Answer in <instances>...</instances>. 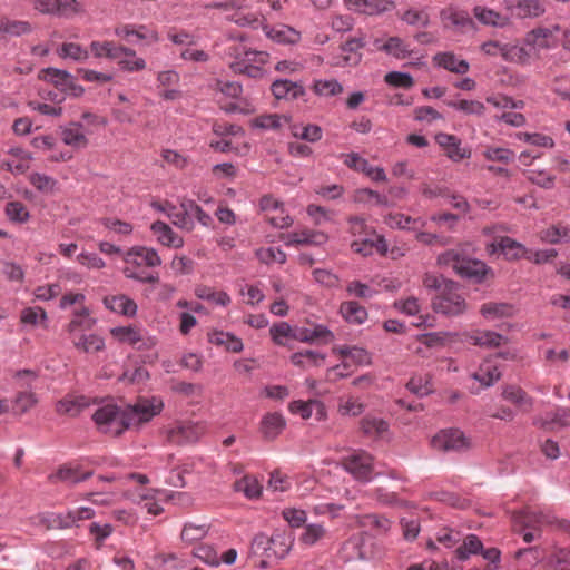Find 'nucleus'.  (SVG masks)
I'll use <instances>...</instances> for the list:
<instances>
[{"label": "nucleus", "instance_id": "0e129e2a", "mask_svg": "<svg viewBox=\"0 0 570 570\" xmlns=\"http://www.w3.org/2000/svg\"><path fill=\"white\" fill-rule=\"evenodd\" d=\"M385 82L389 86L396 88L410 89L414 85L413 77L407 72L391 71L384 77Z\"/></svg>", "mask_w": 570, "mask_h": 570}, {"label": "nucleus", "instance_id": "20e7f679", "mask_svg": "<svg viewBox=\"0 0 570 570\" xmlns=\"http://www.w3.org/2000/svg\"><path fill=\"white\" fill-rule=\"evenodd\" d=\"M293 543V535L285 532H277L271 537L258 533L252 541L250 550L266 560L283 559L289 553Z\"/></svg>", "mask_w": 570, "mask_h": 570}, {"label": "nucleus", "instance_id": "69168bd1", "mask_svg": "<svg viewBox=\"0 0 570 570\" xmlns=\"http://www.w3.org/2000/svg\"><path fill=\"white\" fill-rule=\"evenodd\" d=\"M30 184L41 193H52L56 188L57 181L55 178L40 174L33 173L30 175Z\"/></svg>", "mask_w": 570, "mask_h": 570}, {"label": "nucleus", "instance_id": "f3484780", "mask_svg": "<svg viewBox=\"0 0 570 570\" xmlns=\"http://www.w3.org/2000/svg\"><path fill=\"white\" fill-rule=\"evenodd\" d=\"M561 30L559 24L549 28L539 27L529 31L525 36V43L537 49H550L556 47V35Z\"/></svg>", "mask_w": 570, "mask_h": 570}, {"label": "nucleus", "instance_id": "f704fd0d", "mask_svg": "<svg viewBox=\"0 0 570 570\" xmlns=\"http://www.w3.org/2000/svg\"><path fill=\"white\" fill-rule=\"evenodd\" d=\"M122 50L118 58H114L121 70L134 72L146 68L145 59L137 57L132 49L122 46Z\"/></svg>", "mask_w": 570, "mask_h": 570}, {"label": "nucleus", "instance_id": "9d476101", "mask_svg": "<svg viewBox=\"0 0 570 570\" xmlns=\"http://www.w3.org/2000/svg\"><path fill=\"white\" fill-rule=\"evenodd\" d=\"M514 530L523 532L525 529L538 531L542 525L552 524L554 517L542 511H532L529 508L514 512L512 515Z\"/></svg>", "mask_w": 570, "mask_h": 570}, {"label": "nucleus", "instance_id": "9b49d317", "mask_svg": "<svg viewBox=\"0 0 570 570\" xmlns=\"http://www.w3.org/2000/svg\"><path fill=\"white\" fill-rule=\"evenodd\" d=\"M440 19L444 29H451L456 32L463 33L475 28V23L469 12L453 6L443 8L440 11Z\"/></svg>", "mask_w": 570, "mask_h": 570}, {"label": "nucleus", "instance_id": "f8f14e48", "mask_svg": "<svg viewBox=\"0 0 570 570\" xmlns=\"http://www.w3.org/2000/svg\"><path fill=\"white\" fill-rule=\"evenodd\" d=\"M161 407L163 402L156 399L140 400L134 405L126 406V414L129 416V428L150 421L161 411Z\"/></svg>", "mask_w": 570, "mask_h": 570}, {"label": "nucleus", "instance_id": "1a4fd4ad", "mask_svg": "<svg viewBox=\"0 0 570 570\" xmlns=\"http://www.w3.org/2000/svg\"><path fill=\"white\" fill-rule=\"evenodd\" d=\"M111 334L120 343L128 344L137 350H149L156 345V340L147 336L146 333L137 326L114 327L111 328Z\"/></svg>", "mask_w": 570, "mask_h": 570}, {"label": "nucleus", "instance_id": "4d7b16f0", "mask_svg": "<svg viewBox=\"0 0 570 570\" xmlns=\"http://www.w3.org/2000/svg\"><path fill=\"white\" fill-rule=\"evenodd\" d=\"M313 90L318 96L333 97L343 92V86L336 79H320L314 81Z\"/></svg>", "mask_w": 570, "mask_h": 570}, {"label": "nucleus", "instance_id": "37998d69", "mask_svg": "<svg viewBox=\"0 0 570 570\" xmlns=\"http://www.w3.org/2000/svg\"><path fill=\"white\" fill-rule=\"evenodd\" d=\"M483 543L475 534H469L464 538L462 544L454 551L455 557L460 561L468 560L472 554H478L482 551Z\"/></svg>", "mask_w": 570, "mask_h": 570}, {"label": "nucleus", "instance_id": "4be33fe9", "mask_svg": "<svg viewBox=\"0 0 570 570\" xmlns=\"http://www.w3.org/2000/svg\"><path fill=\"white\" fill-rule=\"evenodd\" d=\"M150 230L156 236L157 242L163 246L171 248H180L184 246L183 237L175 233L168 224L161 220L154 222L150 226Z\"/></svg>", "mask_w": 570, "mask_h": 570}, {"label": "nucleus", "instance_id": "864d4df0", "mask_svg": "<svg viewBox=\"0 0 570 570\" xmlns=\"http://www.w3.org/2000/svg\"><path fill=\"white\" fill-rule=\"evenodd\" d=\"M406 389L421 397L429 395L433 391L431 376L429 374L414 375L406 383Z\"/></svg>", "mask_w": 570, "mask_h": 570}, {"label": "nucleus", "instance_id": "bf43d9fd", "mask_svg": "<svg viewBox=\"0 0 570 570\" xmlns=\"http://www.w3.org/2000/svg\"><path fill=\"white\" fill-rule=\"evenodd\" d=\"M448 106L466 115L483 116L485 112L484 104L479 100L462 99L459 101H449Z\"/></svg>", "mask_w": 570, "mask_h": 570}, {"label": "nucleus", "instance_id": "4c0bfd02", "mask_svg": "<svg viewBox=\"0 0 570 570\" xmlns=\"http://www.w3.org/2000/svg\"><path fill=\"white\" fill-rule=\"evenodd\" d=\"M266 36L278 43L285 45H294L301 39L298 31L285 24H279L266 30Z\"/></svg>", "mask_w": 570, "mask_h": 570}, {"label": "nucleus", "instance_id": "774afa93", "mask_svg": "<svg viewBox=\"0 0 570 570\" xmlns=\"http://www.w3.org/2000/svg\"><path fill=\"white\" fill-rule=\"evenodd\" d=\"M8 218L16 223H24L29 219L27 207L20 202H10L6 206Z\"/></svg>", "mask_w": 570, "mask_h": 570}, {"label": "nucleus", "instance_id": "5fc2aeb1", "mask_svg": "<svg viewBox=\"0 0 570 570\" xmlns=\"http://www.w3.org/2000/svg\"><path fill=\"white\" fill-rule=\"evenodd\" d=\"M541 240L548 244H558L569 240V228L563 224H557L541 232Z\"/></svg>", "mask_w": 570, "mask_h": 570}, {"label": "nucleus", "instance_id": "49530a36", "mask_svg": "<svg viewBox=\"0 0 570 570\" xmlns=\"http://www.w3.org/2000/svg\"><path fill=\"white\" fill-rule=\"evenodd\" d=\"M379 50L384 51L396 59H405L410 57L412 52L409 46L399 37L389 38L379 47Z\"/></svg>", "mask_w": 570, "mask_h": 570}, {"label": "nucleus", "instance_id": "09e8293b", "mask_svg": "<svg viewBox=\"0 0 570 570\" xmlns=\"http://www.w3.org/2000/svg\"><path fill=\"white\" fill-rule=\"evenodd\" d=\"M77 350L83 353H95L104 350L105 341L101 336L96 334L81 335L79 338L72 340Z\"/></svg>", "mask_w": 570, "mask_h": 570}, {"label": "nucleus", "instance_id": "338daca9", "mask_svg": "<svg viewBox=\"0 0 570 570\" xmlns=\"http://www.w3.org/2000/svg\"><path fill=\"white\" fill-rule=\"evenodd\" d=\"M194 556L212 567H217L220 564V558L217 551L210 546L202 544L196 547L194 550Z\"/></svg>", "mask_w": 570, "mask_h": 570}, {"label": "nucleus", "instance_id": "3c124183", "mask_svg": "<svg viewBox=\"0 0 570 570\" xmlns=\"http://www.w3.org/2000/svg\"><path fill=\"white\" fill-rule=\"evenodd\" d=\"M90 50L96 58L106 57L111 60L118 58V55L124 51L122 46H117L112 41H92L90 43Z\"/></svg>", "mask_w": 570, "mask_h": 570}, {"label": "nucleus", "instance_id": "bb28decb", "mask_svg": "<svg viewBox=\"0 0 570 570\" xmlns=\"http://www.w3.org/2000/svg\"><path fill=\"white\" fill-rule=\"evenodd\" d=\"M471 377L479 382L482 387H490L501 379L499 367L490 360H485L479 368L471 374Z\"/></svg>", "mask_w": 570, "mask_h": 570}, {"label": "nucleus", "instance_id": "a211bd4d", "mask_svg": "<svg viewBox=\"0 0 570 570\" xmlns=\"http://www.w3.org/2000/svg\"><path fill=\"white\" fill-rule=\"evenodd\" d=\"M35 8L43 13H57L59 16H71L79 11L76 0H32Z\"/></svg>", "mask_w": 570, "mask_h": 570}, {"label": "nucleus", "instance_id": "6ab92c4d", "mask_svg": "<svg viewBox=\"0 0 570 570\" xmlns=\"http://www.w3.org/2000/svg\"><path fill=\"white\" fill-rule=\"evenodd\" d=\"M338 557L344 562L367 559L365 539L363 535H352L341 547Z\"/></svg>", "mask_w": 570, "mask_h": 570}, {"label": "nucleus", "instance_id": "c85d7f7f", "mask_svg": "<svg viewBox=\"0 0 570 570\" xmlns=\"http://www.w3.org/2000/svg\"><path fill=\"white\" fill-rule=\"evenodd\" d=\"M286 422L279 413H267L261 421V433L266 440L276 439L284 430Z\"/></svg>", "mask_w": 570, "mask_h": 570}, {"label": "nucleus", "instance_id": "680f3d73", "mask_svg": "<svg viewBox=\"0 0 570 570\" xmlns=\"http://www.w3.org/2000/svg\"><path fill=\"white\" fill-rule=\"evenodd\" d=\"M166 216L176 227L180 229L191 232L195 227L194 220L190 217L185 216L181 213V209L175 205H168V212H166Z\"/></svg>", "mask_w": 570, "mask_h": 570}, {"label": "nucleus", "instance_id": "79ce46f5", "mask_svg": "<svg viewBox=\"0 0 570 570\" xmlns=\"http://www.w3.org/2000/svg\"><path fill=\"white\" fill-rule=\"evenodd\" d=\"M360 425L364 435L371 438H383L389 430L387 422L375 416H364Z\"/></svg>", "mask_w": 570, "mask_h": 570}, {"label": "nucleus", "instance_id": "c756f323", "mask_svg": "<svg viewBox=\"0 0 570 570\" xmlns=\"http://www.w3.org/2000/svg\"><path fill=\"white\" fill-rule=\"evenodd\" d=\"M293 414H298L302 419L307 420L313 415V411H316L317 420H322L325 416V407L322 402L312 400L308 402L293 401L288 406Z\"/></svg>", "mask_w": 570, "mask_h": 570}, {"label": "nucleus", "instance_id": "72a5a7b5", "mask_svg": "<svg viewBox=\"0 0 570 570\" xmlns=\"http://www.w3.org/2000/svg\"><path fill=\"white\" fill-rule=\"evenodd\" d=\"M89 404V400L83 395L67 396L57 403V412L69 416H77Z\"/></svg>", "mask_w": 570, "mask_h": 570}, {"label": "nucleus", "instance_id": "2eb2a0df", "mask_svg": "<svg viewBox=\"0 0 570 570\" xmlns=\"http://www.w3.org/2000/svg\"><path fill=\"white\" fill-rule=\"evenodd\" d=\"M507 9L514 18H538L546 12L543 0H507Z\"/></svg>", "mask_w": 570, "mask_h": 570}, {"label": "nucleus", "instance_id": "052dcab7", "mask_svg": "<svg viewBox=\"0 0 570 570\" xmlns=\"http://www.w3.org/2000/svg\"><path fill=\"white\" fill-rule=\"evenodd\" d=\"M95 515V511L89 507H80L69 510L62 518L61 524L65 528L75 525L80 520H89Z\"/></svg>", "mask_w": 570, "mask_h": 570}, {"label": "nucleus", "instance_id": "c03bdc74", "mask_svg": "<svg viewBox=\"0 0 570 570\" xmlns=\"http://www.w3.org/2000/svg\"><path fill=\"white\" fill-rule=\"evenodd\" d=\"M195 295L203 301H208L215 305L227 306L230 303V296L224 292H216L206 285H198L195 288Z\"/></svg>", "mask_w": 570, "mask_h": 570}, {"label": "nucleus", "instance_id": "0eeeda50", "mask_svg": "<svg viewBox=\"0 0 570 570\" xmlns=\"http://www.w3.org/2000/svg\"><path fill=\"white\" fill-rule=\"evenodd\" d=\"M343 466L346 472L360 482H370L373 479L374 459L365 451H354L343 459Z\"/></svg>", "mask_w": 570, "mask_h": 570}, {"label": "nucleus", "instance_id": "8fccbe9b", "mask_svg": "<svg viewBox=\"0 0 570 570\" xmlns=\"http://www.w3.org/2000/svg\"><path fill=\"white\" fill-rule=\"evenodd\" d=\"M209 531V525L207 523H194L187 522L184 524L181 530V540L187 543H194L204 539Z\"/></svg>", "mask_w": 570, "mask_h": 570}, {"label": "nucleus", "instance_id": "6e6552de", "mask_svg": "<svg viewBox=\"0 0 570 570\" xmlns=\"http://www.w3.org/2000/svg\"><path fill=\"white\" fill-rule=\"evenodd\" d=\"M432 446L443 452H460L470 448V442L459 429H445L436 433L431 440Z\"/></svg>", "mask_w": 570, "mask_h": 570}, {"label": "nucleus", "instance_id": "f257e3e1", "mask_svg": "<svg viewBox=\"0 0 570 570\" xmlns=\"http://www.w3.org/2000/svg\"><path fill=\"white\" fill-rule=\"evenodd\" d=\"M436 262L440 266L450 267L460 277L475 284L482 283L487 274L491 271L485 263L469 257L463 245H459L440 254Z\"/></svg>", "mask_w": 570, "mask_h": 570}, {"label": "nucleus", "instance_id": "de8ad7c7", "mask_svg": "<svg viewBox=\"0 0 570 570\" xmlns=\"http://www.w3.org/2000/svg\"><path fill=\"white\" fill-rule=\"evenodd\" d=\"M502 396L504 400L524 407V410H531L533 406L532 397H530L521 387L515 385L504 387Z\"/></svg>", "mask_w": 570, "mask_h": 570}, {"label": "nucleus", "instance_id": "ddd939ff", "mask_svg": "<svg viewBox=\"0 0 570 570\" xmlns=\"http://www.w3.org/2000/svg\"><path fill=\"white\" fill-rule=\"evenodd\" d=\"M272 340L277 345H288V340L308 343V327L292 326L287 322H279L269 328Z\"/></svg>", "mask_w": 570, "mask_h": 570}, {"label": "nucleus", "instance_id": "aec40b11", "mask_svg": "<svg viewBox=\"0 0 570 570\" xmlns=\"http://www.w3.org/2000/svg\"><path fill=\"white\" fill-rule=\"evenodd\" d=\"M271 90L277 100H296L304 97L306 94L302 83L288 79L275 80L271 86Z\"/></svg>", "mask_w": 570, "mask_h": 570}, {"label": "nucleus", "instance_id": "b1692460", "mask_svg": "<svg viewBox=\"0 0 570 570\" xmlns=\"http://www.w3.org/2000/svg\"><path fill=\"white\" fill-rule=\"evenodd\" d=\"M104 305L106 306V308L112 311L114 313L127 317L136 316L138 309V306L135 303V301L124 294L106 296L104 298Z\"/></svg>", "mask_w": 570, "mask_h": 570}, {"label": "nucleus", "instance_id": "4468645a", "mask_svg": "<svg viewBox=\"0 0 570 570\" xmlns=\"http://www.w3.org/2000/svg\"><path fill=\"white\" fill-rule=\"evenodd\" d=\"M485 249L490 255L500 252L508 261L527 258V254H529L524 245L508 236H502L498 240L488 244Z\"/></svg>", "mask_w": 570, "mask_h": 570}, {"label": "nucleus", "instance_id": "393cba45", "mask_svg": "<svg viewBox=\"0 0 570 570\" xmlns=\"http://www.w3.org/2000/svg\"><path fill=\"white\" fill-rule=\"evenodd\" d=\"M480 314L489 322L509 318L515 314V307L505 302H488L481 305Z\"/></svg>", "mask_w": 570, "mask_h": 570}, {"label": "nucleus", "instance_id": "423d86ee", "mask_svg": "<svg viewBox=\"0 0 570 570\" xmlns=\"http://www.w3.org/2000/svg\"><path fill=\"white\" fill-rule=\"evenodd\" d=\"M432 307L436 313L453 317L466 311V302L454 282H449L441 293L433 298Z\"/></svg>", "mask_w": 570, "mask_h": 570}, {"label": "nucleus", "instance_id": "2f4dec72", "mask_svg": "<svg viewBox=\"0 0 570 570\" xmlns=\"http://www.w3.org/2000/svg\"><path fill=\"white\" fill-rule=\"evenodd\" d=\"M72 77L73 76L68 71L53 67L42 69L39 75L40 79L52 83L58 90H60L63 94L70 85Z\"/></svg>", "mask_w": 570, "mask_h": 570}, {"label": "nucleus", "instance_id": "5701e85b", "mask_svg": "<svg viewBox=\"0 0 570 570\" xmlns=\"http://www.w3.org/2000/svg\"><path fill=\"white\" fill-rule=\"evenodd\" d=\"M61 139L65 145L75 149H83L89 144L85 127L81 122H71L62 127Z\"/></svg>", "mask_w": 570, "mask_h": 570}, {"label": "nucleus", "instance_id": "412c9836", "mask_svg": "<svg viewBox=\"0 0 570 570\" xmlns=\"http://www.w3.org/2000/svg\"><path fill=\"white\" fill-rule=\"evenodd\" d=\"M207 8L220 9L223 11H234L233 14L227 16V19L234 21L240 27H255L258 24V18L253 14H244L239 12L240 6L237 1L213 2Z\"/></svg>", "mask_w": 570, "mask_h": 570}, {"label": "nucleus", "instance_id": "f03ea898", "mask_svg": "<svg viewBox=\"0 0 570 570\" xmlns=\"http://www.w3.org/2000/svg\"><path fill=\"white\" fill-rule=\"evenodd\" d=\"M125 262L128 264L124 268V275L127 278L144 284H156L159 282L158 273L141 269L142 267H157L161 264V258L156 249L135 246L126 253Z\"/></svg>", "mask_w": 570, "mask_h": 570}, {"label": "nucleus", "instance_id": "a878e982", "mask_svg": "<svg viewBox=\"0 0 570 570\" xmlns=\"http://www.w3.org/2000/svg\"><path fill=\"white\" fill-rule=\"evenodd\" d=\"M433 61L438 67L449 70L453 73L464 75L469 71V62L458 58L453 52H439L433 57Z\"/></svg>", "mask_w": 570, "mask_h": 570}, {"label": "nucleus", "instance_id": "a18cd8bd", "mask_svg": "<svg viewBox=\"0 0 570 570\" xmlns=\"http://www.w3.org/2000/svg\"><path fill=\"white\" fill-rule=\"evenodd\" d=\"M327 534L326 528L321 523L306 524L299 535V542L306 547H313L321 542Z\"/></svg>", "mask_w": 570, "mask_h": 570}, {"label": "nucleus", "instance_id": "6e6d98bb", "mask_svg": "<svg viewBox=\"0 0 570 570\" xmlns=\"http://www.w3.org/2000/svg\"><path fill=\"white\" fill-rule=\"evenodd\" d=\"M184 442L193 443L205 433V426L200 423H184L175 432Z\"/></svg>", "mask_w": 570, "mask_h": 570}, {"label": "nucleus", "instance_id": "7c9ffc66", "mask_svg": "<svg viewBox=\"0 0 570 570\" xmlns=\"http://www.w3.org/2000/svg\"><path fill=\"white\" fill-rule=\"evenodd\" d=\"M325 357L326 356L323 353L312 350H305L292 354L291 362L293 365L297 367H301L303 370H309L312 367L322 366L324 364Z\"/></svg>", "mask_w": 570, "mask_h": 570}, {"label": "nucleus", "instance_id": "c9c22d12", "mask_svg": "<svg viewBox=\"0 0 570 570\" xmlns=\"http://www.w3.org/2000/svg\"><path fill=\"white\" fill-rule=\"evenodd\" d=\"M366 46L364 37H355L347 40L342 46V52L345 53L342 59L345 66H356L362 59L358 50Z\"/></svg>", "mask_w": 570, "mask_h": 570}, {"label": "nucleus", "instance_id": "dca6fc26", "mask_svg": "<svg viewBox=\"0 0 570 570\" xmlns=\"http://www.w3.org/2000/svg\"><path fill=\"white\" fill-rule=\"evenodd\" d=\"M532 424L541 430L552 432L556 428L570 426V409L558 406L553 412L533 419Z\"/></svg>", "mask_w": 570, "mask_h": 570}, {"label": "nucleus", "instance_id": "a19ab883", "mask_svg": "<svg viewBox=\"0 0 570 570\" xmlns=\"http://www.w3.org/2000/svg\"><path fill=\"white\" fill-rule=\"evenodd\" d=\"M340 312L348 323L353 324H362L367 318V311L365 307L354 301L342 303Z\"/></svg>", "mask_w": 570, "mask_h": 570}, {"label": "nucleus", "instance_id": "603ef678", "mask_svg": "<svg viewBox=\"0 0 570 570\" xmlns=\"http://www.w3.org/2000/svg\"><path fill=\"white\" fill-rule=\"evenodd\" d=\"M62 59H70L76 62H85L89 58L87 49L75 42H65L58 50Z\"/></svg>", "mask_w": 570, "mask_h": 570}, {"label": "nucleus", "instance_id": "e433bc0d", "mask_svg": "<svg viewBox=\"0 0 570 570\" xmlns=\"http://www.w3.org/2000/svg\"><path fill=\"white\" fill-rule=\"evenodd\" d=\"M505 337L494 331H475L469 335V342L481 347H499Z\"/></svg>", "mask_w": 570, "mask_h": 570}, {"label": "nucleus", "instance_id": "39448f33", "mask_svg": "<svg viewBox=\"0 0 570 570\" xmlns=\"http://www.w3.org/2000/svg\"><path fill=\"white\" fill-rule=\"evenodd\" d=\"M234 60L229 68L234 73L245 75L249 78H262L264 75L262 66L268 60V53L245 48H235L233 53Z\"/></svg>", "mask_w": 570, "mask_h": 570}, {"label": "nucleus", "instance_id": "7ed1b4c3", "mask_svg": "<svg viewBox=\"0 0 570 570\" xmlns=\"http://www.w3.org/2000/svg\"><path fill=\"white\" fill-rule=\"evenodd\" d=\"M92 420L99 432L119 436L129 429V416L125 407L114 403L100 405L92 414Z\"/></svg>", "mask_w": 570, "mask_h": 570}, {"label": "nucleus", "instance_id": "cd10ccee", "mask_svg": "<svg viewBox=\"0 0 570 570\" xmlns=\"http://www.w3.org/2000/svg\"><path fill=\"white\" fill-rule=\"evenodd\" d=\"M208 341L216 345L223 346L226 351L239 353L244 348L242 340L229 332L213 331L208 333Z\"/></svg>", "mask_w": 570, "mask_h": 570}, {"label": "nucleus", "instance_id": "58836bf2", "mask_svg": "<svg viewBox=\"0 0 570 570\" xmlns=\"http://www.w3.org/2000/svg\"><path fill=\"white\" fill-rule=\"evenodd\" d=\"M234 490L242 492L249 500H256L261 497L263 487L255 476L245 475L234 483Z\"/></svg>", "mask_w": 570, "mask_h": 570}, {"label": "nucleus", "instance_id": "ea45409f", "mask_svg": "<svg viewBox=\"0 0 570 570\" xmlns=\"http://www.w3.org/2000/svg\"><path fill=\"white\" fill-rule=\"evenodd\" d=\"M473 14L482 24L485 26L504 27L509 23V19L507 17H502L499 12L487 7H474Z\"/></svg>", "mask_w": 570, "mask_h": 570}, {"label": "nucleus", "instance_id": "e2e57ef3", "mask_svg": "<svg viewBox=\"0 0 570 570\" xmlns=\"http://www.w3.org/2000/svg\"><path fill=\"white\" fill-rule=\"evenodd\" d=\"M46 320L47 313L39 306L26 307L21 311L20 321L24 325L37 326L39 323L45 322Z\"/></svg>", "mask_w": 570, "mask_h": 570}, {"label": "nucleus", "instance_id": "473e14b6", "mask_svg": "<svg viewBox=\"0 0 570 570\" xmlns=\"http://www.w3.org/2000/svg\"><path fill=\"white\" fill-rule=\"evenodd\" d=\"M92 475V472L87 471L82 472L79 466H61L55 474L49 476L50 481L55 482L56 480L62 481L69 484H76L89 479Z\"/></svg>", "mask_w": 570, "mask_h": 570}, {"label": "nucleus", "instance_id": "13d9d810", "mask_svg": "<svg viewBox=\"0 0 570 570\" xmlns=\"http://www.w3.org/2000/svg\"><path fill=\"white\" fill-rule=\"evenodd\" d=\"M402 20L410 26L425 28L430 24V13L426 8H410L403 13Z\"/></svg>", "mask_w": 570, "mask_h": 570}]
</instances>
